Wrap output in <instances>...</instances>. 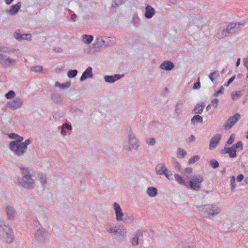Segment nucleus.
<instances>
[{"label":"nucleus","instance_id":"42","mask_svg":"<svg viewBox=\"0 0 248 248\" xmlns=\"http://www.w3.org/2000/svg\"><path fill=\"white\" fill-rule=\"evenodd\" d=\"M78 74V71L77 70H71L68 72L67 76L69 78H75Z\"/></svg>","mask_w":248,"mask_h":248},{"label":"nucleus","instance_id":"28","mask_svg":"<svg viewBox=\"0 0 248 248\" xmlns=\"http://www.w3.org/2000/svg\"><path fill=\"white\" fill-rule=\"evenodd\" d=\"M204 107L205 105H204L198 104L193 110L192 113L195 114H201L203 111Z\"/></svg>","mask_w":248,"mask_h":248},{"label":"nucleus","instance_id":"56","mask_svg":"<svg viewBox=\"0 0 248 248\" xmlns=\"http://www.w3.org/2000/svg\"><path fill=\"white\" fill-rule=\"evenodd\" d=\"M235 78V76L234 75L229 79V80L224 84V86L228 87L231 83L233 82Z\"/></svg>","mask_w":248,"mask_h":248},{"label":"nucleus","instance_id":"49","mask_svg":"<svg viewBox=\"0 0 248 248\" xmlns=\"http://www.w3.org/2000/svg\"><path fill=\"white\" fill-rule=\"evenodd\" d=\"M233 147H234L235 149L236 150V149H240V150H242L243 149V143L241 141H238L236 144L232 145Z\"/></svg>","mask_w":248,"mask_h":248},{"label":"nucleus","instance_id":"63","mask_svg":"<svg viewBox=\"0 0 248 248\" xmlns=\"http://www.w3.org/2000/svg\"><path fill=\"white\" fill-rule=\"evenodd\" d=\"M192 169L191 168H186L185 169V172L188 174H190L192 172Z\"/></svg>","mask_w":248,"mask_h":248},{"label":"nucleus","instance_id":"35","mask_svg":"<svg viewBox=\"0 0 248 248\" xmlns=\"http://www.w3.org/2000/svg\"><path fill=\"white\" fill-rule=\"evenodd\" d=\"M219 77V72L218 71H214L209 75V78L210 80L213 82L216 79H217Z\"/></svg>","mask_w":248,"mask_h":248},{"label":"nucleus","instance_id":"31","mask_svg":"<svg viewBox=\"0 0 248 248\" xmlns=\"http://www.w3.org/2000/svg\"><path fill=\"white\" fill-rule=\"evenodd\" d=\"M96 45L99 47H105L107 46L103 37L102 36L98 37L96 38Z\"/></svg>","mask_w":248,"mask_h":248},{"label":"nucleus","instance_id":"39","mask_svg":"<svg viewBox=\"0 0 248 248\" xmlns=\"http://www.w3.org/2000/svg\"><path fill=\"white\" fill-rule=\"evenodd\" d=\"M172 166L175 169H177L179 171H181V166L179 163L174 158H172Z\"/></svg>","mask_w":248,"mask_h":248},{"label":"nucleus","instance_id":"14","mask_svg":"<svg viewBox=\"0 0 248 248\" xmlns=\"http://www.w3.org/2000/svg\"><path fill=\"white\" fill-rule=\"evenodd\" d=\"M127 231L125 227L122 224L119 225L117 229L115 228L113 234L117 236V237L121 240H124L126 237Z\"/></svg>","mask_w":248,"mask_h":248},{"label":"nucleus","instance_id":"26","mask_svg":"<svg viewBox=\"0 0 248 248\" xmlns=\"http://www.w3.org/2000/svg\"><path fill=\"white\" fill-rule=\"evenodd\" d=\"M51 99L54 103L57 104L61 102L62 97L60 94L54 93L51 94Z\"/></svg>","mask_w":248,"mask_h":248},{"label":"nucleus","instance_id":"60","mask_svg":"<svg viewBox=\"0 0 248 248\" xmlns=\"http://www.w3.org/2000/svg\"><path fill=\"white\" fill-rule=\"evenodd\" d=\"M201 87V84L200 81L196 82L194 84V85L193 86V88L194 89H199Z\"/></svg>","mask_w":248,"mask_h":248},{"label":"nucleus","instance_id":"5","mask_svg":"<svg viewBox=\"0 0 248 248\" xmlns=\"http://www.w3.org/2000/svg\"><path fill=\"white\" fill-rule=\"evenodd\" d=\"M200 211L204 217L211 218L218 215L221 211V209L214 204H204L199 208Z\"/></svg>","mask_w":248,"mask_h":248},{"label":"nucleus","instance_id":"37","mask_svg":"<svg viewBox=\"0 0 248 248\" xmlns=\"http://www.w3.org/2000/svg\"><path fill=\"white\" fill-rule=\"evenodd\" d=\"M16 93L14 91L10 90L5 94V97L7 99H12L15 98Z\"/></svg>","mask_w":248,"mask_h":248},{"label":"nucleus","instance_id":"45","mask_svg":"<svg viewBox=\"0 0 248 248\" xmlns=\"http://www.w3.org/2000/svg\"><path fill=\"white\" fill-rule=\"evenodd\" d=\"M140 19L137 16H134L132 18V23L135 26L140 24Z\"/></svg>","mask_w":248,"mask_h":248},{"label":"nucleus","instance_id":"50","mask_svg":"<svg viewBox=\"0 0 248 248\" xmlns=\"http://www.w3.org/2000/svg\"><path fill=\"white\" fill-rule=\"evenodd\" d=\"M235 178L234 176H232L231 177V189L232 190L234 189L235 186Z\"/></svg>","mask_w":248,"mask_h":248},{"label":"nucleus","instance_id":"32","mask_svg":"<svg viewBox=\"0 0 248 248\" xmlns=\"http://www.w3.org/2000/svg\"><path fill=\"white\" fill-rule=\"evenodd\" d=\"M126 224H131L133 222L134 217L132 216H128L126 215L124 216L123 220H122Z\"/></svg>","mask_w":248,"mask_h":248},{"label":"nucleus","instance_id":"3","mask_svg":"<svg viewBox=\"0 0 248 248\" xmlns=\"http://www.w3.org/2000/svg\"><path fill=\"white\" fill-rule=\"evenodd\" d=\"M126 134L127 140H125L123 143L124 149L128 152L133 150L138 151L140 147V141L136 137L130 126L127 127Z\"/></svg>","mask_w":248,"mask_h":248},{"label":"nucleus","instance_id":"64","mask_svg":"<svg viewBox=\"0 0 248 248\" xmlns=\"http://www.w3.org/2000/svg\"><path fill=\"white\" fill-rule=\"evenodd\" d=\"M196 140V138L194 135H191L189 138L188 140L189 142H194Z\"/></svg>","mask_w":248,"mask_h":248},{"label":"nucleus","instance_id":"11","mask_svg":"<svg viewBox=\"0 0 248 248\" xmlns=\"http://www.w3.org/2000/svg\"><path fill=\"white\" fill-rule=\"evenodd\" d=\"M23 104V99L21 97L17 96L12 101L8 102L6 106L10 108L15 110L20 108Z\"/></svg>","mask_w":248,"mask_h":248},{"label":"nucleus","instance_id":"9","mask_svg":"<svg viewBox=\"0 0 248 248\" xmlns=\"http://www.w3.org/2000/svg\"><path fill=\"white\" fill-rule=\"evenodd\" d=\"M156 172L159 175H164L168 179H170V176L172 175L170 171L168 170L163 163H159L155 167Z\"/></svg>","mask_w":248,"mask_h":248},{"label":"nucleus","instance_id":"41","mask_svg":"<svg viewBox=\"0 0 248 248\" xmlns=\"http://www.w3.org/2000/svg\"><path fill=\"white\" fill-rule=\"evenodd\" d=\"M145 142L149 146H154L155 144L156 141L155 138H150L146 139Z\"/></svg>","mask_w":248,"mask_h":248},{"label":"nucleus","instance_id":"21","mask_svg":"<svg viewBox=\"0 0 248 248\" xmlns=\"http://www.w3.org/2000/svg\"><path fill=\"white\" fill-rule=\"evenodd\" d=\"M155 14V10L150 5H147L145 9L144 16L147 19L151 18Z\"/></svg>","mask_w":248,"mask_h":248},{"label":"nucleus","instance_id":"47","mask_svg":"<svg viewBox=\"0 0 248 248\" xmlns=\"http://www.w3.org/2000/svg\"><path fill=\"white\" fill-rule=\"evenodd\" d=\"M210 165L213 168L216 169L219 166V163L217 160L213 159L210 161Z\"/></svg>","mask_w":248,"mask_h":248},{"label":"nucleus","instance_id":"62","mask_svg":"<svg viewBox=\"0 0 248 248\" xmlns=\"http://www.w3.org/2000/svg\"><path fill=\"white\" fill-rule=\"evenodd\" d=\"M229 148H224L221 151V154H229Z\"/></svg>","mask_w":248,"mask_h":248},{"label":"nucleus","instance_id":"19","mask_svg":"<svg viewBox=\"0 0 248 248\" xmlns=\"http://www.w3.org/2000/svg\"><path fill=\"white\" fill-rule=\"evenodd\" d=\"M92 68L91 67H88L85 71L83 73L82 76L80 78V80L83 81L88 78H92L93 77V74L92 72Z\"/></svg>","mask_w":248,"mask_h":248},{"label":"nucleus","instance_id":"25","mask_svg":"<svg viewBox=\"0 0 248 248\" xmlns=\"http://www.w3.org/2000/svg\"><path fill=\"white\" fill-rule=\"evenodd\" d=\"M175 248H195V246L192 242H185L179 244Z\"/></svg>","mask_w":248,"mask_h":248},{"label":"nucleus","instance_id":"43","mask_svg":"<svg viewBox=\"0 0 248 248\" xmlns=\"http://www.w3.org/2000/svg\"><path fill=\"white\" fill-rule=\"evenodd\" d=\"M127 0H113V3L112 5V7H117L123 3H124Z\"/></svg>","mask_w":248,"mask_h":248},{"label":"nucleus","instance_id":"33","mask_svg":"<svg viewBox=\"0 0 248 248\" xmlns=\"http://www.w3.org/2000/svg\"><path fill=\"white\" fill-rule=\"evenodd\" d=\"M114 225L112 223H107L105 225V228L109 233H114L115 228H114Z\"/></svg>","mask_w":248,"mask_h":248},{"label":"nucleus","instance_id":"52","mask_svg":"<svg viewBox=\"0 0 248 248\" xmlns=\"http://www.w3.org/2000/svg\"><path fill=\"white\" fill-rule=\"evenodd\" d=\"M31 35L30 34H22L21 40H31Z\"/></svg>","mask_w":248,"mask_h":248},{"label":"nucleus","instance_id":"17","mask_svg":"<svg viewBox=\"0 0 248 248\" xmlns=\"http://www.w3.org/2000/svg\"><path fill=\"white\" fill-rule=\"evenodd\" d=\"M221 139L220 135H217L213 137L210 141L209 149L212 150L214 149L218 144L219 140Z\"/></svg>","mask_w":248,"mask_h":248},{"label":"nucleus","instance_id":"18","mask_svg":"<svg viewBox=\"0 0 248 248\" xmlns=\"http://www.w3.org/2000/svg\"><path fill=\"white\" fill-rule=\"evenodd\" d=\"M124 76V75L115 74L114 76H105L104 80L105 82L108 83H114L117 80L120 79Z\"/></svg>","mask_w":248,"mask_h":248},{"label":"nucleus","instance_id":"2","mask_svg":"<svg viewBox=\"0 0 248 248\" xmlns=\"http://www.w3.org/2000/svg\"><path fill=\"white\" fill-rule=\"evenodd\" d=\"M22 177L15 178V182L19 186L26 189H31L34 187V181L31 178L30 170L28 168H21Z\"/></svg>","mask_w":248,"mask_h":248},{"label":"nucleus","instance_id":"38","mask_svg":"<svg viewBox=\"0 0 248 248\" xmlns=\"http://www.w3.org/2000/svg\"><path fill=\"white\" fill-rule=\"evenodd\" d=\"M236 150L235 149L234 147L232 146L231 147H229V154L230 157L231 158H234L236 156Z\"/></svg>","mask_w":248,"mask_h":248},{"label":"nucleus","instance_id":"12","mask_svg":"<svg viewBox=\"0 0 248 248\" xmlns=\"http://www.w3.org/2000/svg\"><path fill=\"white\" fill-rule=\"evenodd\" d=\"M240 118V114L238 113H235L227 120L224 124V128L226 130L230 129L236 123Z\"/></svg>","mask_w":248,"mask_h":248},{"label":"nucleus","instance_id":"6","mask_svg":"<svg viewBox=\"0 0 248 248\" xmlns=\"http://www.w3.org/2000/svg\"><path fill=\"white\" fill-rule=\"evenodd\" d=\"M239 30V27L234 23H230L226 27L219 30L216 36L218 39L223 38L230 33H234Z\"/></svg>","mask_w":248,"mask_h":248},{"label":"nucleus","instance_id":"51","mask_svg":"<svg viewBox=\"0 0 248 248\" xmlns=\"http://www.w3.org/2000/svg\"><path fill=\"white\" fill-rule=\"evenodd\" d=\"M39 180L41 183L43 184H45L46 183V177L44 174H41L39 176Z\"/></svg>","mask_w":248,"mask_h":248},{"label":"nucleus","instance_id":"34","mask_svg":"<svg viewBox=\"0 0 248 248\" xmlns=\"http://www.w3.org/2000/svg\"><path fill=\"white\" fill-rule=\"evenodd\" d=\"M55 86L58 87L62 88V89L68 88L71 85V82H66L65 83H60L58 81H56L55 84Z\"/></svg>","mask_w":248,"mask_h":248},{"label":"nucleus","instance_id":"16","mask_svg":"<svg viewBox=\"0 0 248 248\" xmlns=\"http://www.w3.org/2000/svg\"><path fill=\"white\" fill-rule=\"evenodd\" d=\"M7 217L10 220H14L16 217V211L13 206L11 205H6L5 207Z\"/></svg>","mask_w":248,"mask_h":248},{"label":"nucleus","instance_id":"57","mask_svg":"<svg viewBox=\"0 0 248 248\" xmlns=\"http://www.w3.org/2000/svg\"><path fill=\"white\" fill-rule=\"evenodd\" d=\"M22 35V34L16 32L14 33V36L16 39H17L18 40H21Z\"/></svg>","mask_w":248,"mask_h":248},{"label":"nucleus","instance_id":"13","mask_svg":"<svg viewBox=\"0 0 248 248\" xmlns=\"http://www.w3.org/2000/svg\"><path fill=\"white\" fill-rule=\"evenodd\" d=\"M33 214L36 218V222L39 223L38 219L42 220L45 217L44 208L40 206L34 207Z\"/></svg>","mask_w":248,"mask_h":248},{"label":"nucleus","instance_id":"4","mask_svg":"<svg viewBox=\"0 0 248 248\" xmlns=\"http://www.w3.org/2000/svg\"><path fill=\"white\" fill-rule=\"evenodd\" d=\"M15 50V48L9 49L4 46L0 45V64L3 67L9 68L15 66L17 63V61L15 59L11 58L5 54H2L1 52L9 53L14 52Z\"/></svg>","mask_w":248,"mask_h":248},{"label":"nucleus","instance_id":"27","mask_svg":"<svg viewBox=\"0 0 248 248\" xmlns=\"http://www.w3.org/2000/svg\"><path fill=\"white\" fill-rule=\"evenodd\" d=\"M146 192L150 197H154L157 194V189L154 187H149L147 188Z\"/></svg>","mask_w":248,"mask_h":248},{"label":"nucleus","instance_id":"48","mask_svg":"<svg viewBox=\"0 0 248 248\" xmlns=\"http://www.w3.org/2000/svg\"><path fill=\"white\" fill-rule=\"evenodd\" d=\"M200 159L199 155H195L191 157L188 160V163H194L197 162Z\"/></svg>","mask_w":248,"mask_h":248},{"label":"nucleus","instance_id":"40","mask_svg":"<svg viewBox=\"0 0 248 248\" xmlns=\"http://www.w3.org/2000/svg\"><path fill=\"white\" fill-rule=\"evenodd\" d=\"M186 155V152L184 149L179 148L177 151V155L180 158H183Z\"/></svg>","mask_w":248,"mask_h":248},{"label":"nucleus","instance_id":"59","mask_svg":"<svg viewBox=\"0 0 248 248\" xmlns=\"http://www.w3.org/2000/svg\"><path fill=\"white\" fill-rule=\"evenodd\" d=\"M8 137L10 139H14L16 140V139L17 137V134H15V133H11V134H8Z\"/></svg>","mask_w":248,"mask_h":248},{"label":"nucleus","instance_id":"54","mask_svg":"<svg viewBox=\"0 0 248 248\" xmlns=\"http://www.w3.org/2000/svg\"><path fill=\"white\" fill-rule=\"evenodd\" d=\"M224 90V89L223 87L222 86L220 87V90L216 92V93H214V96L216 97H217L218 96H219L220 94H223Z\"/></svg>","mask_w":248,"mask_h":248},{"label":"nucleus","instance_id":"53","mask_svg":"<svg viewBox=\"0 0 248 248\" xmlns=\"http://www.w3.org/2000/svg\"><path fill=\"white\" fill-rule=\"evenodd\" d=\"M62 127L63 128V129H67L68 130H71L72 129L71 125L66 123H64L62 125Z\"/></svg>","mask_w":248,"mask_h":248},{"label":"nucleus","instance_id":"58","mask_svg":"<svg viewBox=\"0 0 248 248\" xmlns=\"http://www.w3.org/2000/svg\"><path fill=\"white\" fill-rule=\"evenodd\" d=\"M218 103V99H217V98H215V99H214L212 101V104L213 106H214V107H215V108H217Z\"/></svg>","mask_w":248,"mask_h":248},{"label":"nucleus","instance_id":"36","mask_svg":"<svg viewBox=\"0 0 248 248\" xmlns=\"http://www.w3.org/2000/svg\"><path fill=\"white\" fill-rule=\"evenodd\" d=\"M181 103V101H178L175 105V112L178 116L182 114V107H179V105Z\"/></svg>","mask_w":248,"mask_h":248},{"label":"nucleus","instance_id":"15","mask_svg":"<svg viewBox=\"0 0 248 248\" xmlns=\"http://www.w3.org/2000/svg\"><path fill=\"white\" fill-rule=\"evenodd\" d=\"M113 208L115 211V219L117 221H122L123 220L124 214L120 205L116 202L113 204Z\"/></svg>","mask_w":248,"mask_h":248},{"label":"nucleus","instance_id":"20","mask_svg":"<svg viewBox=\"0 0 248 248\" xmlns=\"http://www.w3.org/2000/svg\"><path fill=\"white\" fill-rule=\"evenodd\" d=\"M142 231L140 230H138L135 232L134 236L131 240V243L133 246H136L139 245V239L142 236Z\"/></svg>","mask_w":248,"mask_h":248},{"label":"nucleus","instance_id":"29","mask_svg":"<svg viewBox=\"0 0 248 248\" xmlns=\"http://www.w3.org/2000/svg\"><path fill=\"white\" fill-rule=\"evenodd\" d=\"M93 37L92 35L84 34L81 37L82 41L86 44H90L93 40Z\"/></svg>","mask_w":248,"mask_h":248},{"label":"nucleus","instance_id":"23","mask_svg":"<svg viewBox=\"0 0 248 248\" xmlns=\"http://www.w3.org/2000/svg\"><path fill=\"white\" fill-rule=\"evenodd\" d=\"M20 7L21 3L18 2L16 4L12 5L10 9L7 11V13L11 16H14L18 12Z\"/></svg>","mask_w":248,"mask_h":248},{"label":"nucleus","instance_id":"46","mask_svg":"<svg viewBox=\"0 0 248 248\" xmlns=\"http://www.w3.org/2000/svg\"><path fill=\"white\" fill-rule=\"evenodd\" d=\"M31 71L35 72H40L43 70V67L41 66H35L31 67Z\"/></svg>","mask_w":248,"mask_h":248},{"label":"nucleus","instance_id":"24","mask_svg":"<svg viewBox=\"0 0 248 248\" xmlns=\"http://www.w3.org/2000/svg\"><path fill=\"white\" fill-rule=\"evenodd\" d=\"M175 180L180 185H184L186 187H188V181H186L185 179L183 178L180 175L175 174L174 175Z\"/></svg>","mask_w":248,"mask_h":248},{"label":"nucleus","instance_id":"1","mask_svg":"<svg viewBox=\"0 0 248 248\" xmlns=\"http://www.w3.org/2000/svg\"><path fill=\"white\" fill-rule=\"evenodd\" d=\"M24 138L17 135L16 140L9 143V148L18 156H21L26 153L28 146L31 143V140L27 139L23 142Z\"/></svg>","mask_w":248,"mask_h":248},{"label":"nucleus","instance_id":"7","mask_svg":"<svg viewBox=\"0 0 248 248\" xmlns=\"http://www.w3.org/2000/svg\"><path fill=\"white\" fill-rule=\"evenodd\" d=\"M0 228H2L5 234L3 240L7 243H11L14 240V232L11 227L4 222L0 221Z\"/></svg>","mask_w":248,"mask_h":248},{"label":"nucleus","instance_id":"10","mask_svg":"<svg viewBox=\"0 0 248 248\" xmlns=\"http://www.w3.org/2000/svg\"><path fill=\"white\" fill-rule=\"evenodd\" d=\"M48 235V232L44 229H39L35 232L34 239L38 243H44L46 241Z\"/></svg>","mask_w":248,"mask_h":248},{"label":"nucleus","instance_id":"30","mask_svg":"<svg viewBox=\"0 0 248 248\" xmlns=\"http://www.w3.org/2000/svg\"><path fill=\"white\" fill-rule=\"evenodd\" d=\"M202 117L199 115H195L192 118L191 120V123L193 124H196L199 123H202Z\"/></svg>","mask_w":248,"mask_h":248},{"label":"nucleus","instance_id":"55","mask_svg":"<svg viewBox=\"0 0 248 248\" xmlns=\"http://www.w3.org/2000/svg\"><path fill=\"white\" fill-rule=\"evenodd\" d=\"M234 139H235V137L234 136V135H232L229 139H228V141H227V143L228 144H232L234 140Z\"/></svg>","mask_w":248,"mask_h":248},{"label":"nucleus","instance_id":"61","mask_svg":"<svg viewBox=\"0 0 248 248\" xmlns=\"http://www.w3.org/2000/svg\"><path fill=\"white\" fill-rule=\"evenodd\" d=\"M244 179V175L242 174L238 175L236 178V180L238 182H241Z\"/></svg>","mask_w":248,"mask_h":248},{"label":"nucleus","instance_id":"8","mask_svg":"<svg viewBox=\"0 0 248 248\" xmlns=\"http://www.w3.org/2000/svg\"><path fill=\"white\" fill-rule=\"evenodd\" d=\"M204 181L203 177L200 175L193 176L188 182V188L193 190H199L201 188V184Z\"/></svg>","mask_w":248,"mask_h":248},{"label":"nucleus","instance_id":"22","mask_svg":"<svg viewBox=\"0 0 248 248\" xmlns=\"http://www.w3.org/2000/svg\"><path fill=\"white\" fill-rule=\"evenodd\" d=\"M174 67V65L173 62L168 61H164L160 65V68L161 69L167 71H170L172 70Z\"/></svg>","mask_w":248,"mask_h":248},{"label":"nucleus","instance_id":"44","mask_svg":"<svg viewBox=\"0 0 248 248\" xmlns=\"http://www.w3.org/2000/svg\"><path fill=\"white\" fill-rule=\"evenodd\" d=\"M241 91H238L235 92H233L232 93V98L233 100H235L241 96Z\"/></svg>","mask_w":248,"mask_h":248}]
</instances>
